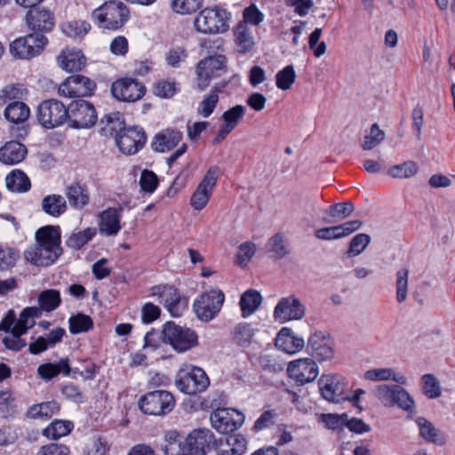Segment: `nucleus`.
Wrapping results in <instances>:
<instances>
[{
	"label": "nucleus",
	"mask_w": 455,
	"mask_h": 455,
	"mask_svg": "<svg viewBox=\"0 0 455 455\" xmlns=\"http://www.w3.org/2000/svg\"><path fill=\"white\" fill-rule=\"evenodd\" d=\"M59 227L45 226L36 232V243L24 252L25 259L38 267L53 264L62 254Z\"/></svg>",
	"instance_id": "1"
},
{
	"label": "nucleus",
	"mask_w": 455,
	"mask_h": 455,
	"mask_svg": "<svg viewBox=\"0 0 455 455\" xmlns=\"http://www.w3.org/2000/svg\"><path fill=\"white\" fill-rule=\"evenodd\" d=\"M40 317V310L36 307H25L17 318L15 312L9 310L0 322V331L7 335L3 338L2 343L6 349L20 351L27 346L22 335L34 327L36 319Z\"/></svg>",
	"instance_id": "2"
},
{
	"label": "nucleus",
	"mask_w": 455,
	"mask_h": 455,
	"mask_svg": "<svg viewBox=\"0 0 455 455\" xmlns=\"http://www.w3.org/2000/svg\"><path fill=\"white\" fill-rule=\"evenodd\" d=\"M130 11L121 1L110 0L92 12L98 25L106 29H118L128 20Z\"/></svg>",
	"instance_id": "3"
},
{
	"label": "nucleus",
	"mask_w": 455,
	"mask_h": 455,
	"mask_svg": "<svg viewBox=\"0 0 455 455\" xmlns=\"http://www.w3.org/2000/svg\"><path fill=\"white\" fill-rule=\"evenodd\" d=\"M230 13L226 9L214 6L203 9L194 20L195 28L203 34H220L228 30Z\"/></svg>",
	"instance_id": "4"
},
{
	"label": "nucleus",
	"mask_w": 455,
	"mask_h": 455,
	"mask_svg": "<svg viewBox=\"0 0 455 455\" xmlns=\"http://www.w3.org/2000/svg\"><path fill=\"white\" fill-rule=\"evenodd\" d=\"M162 336L164 342L170 344L179 353L190 350L198 345V336L194 330L173 322L164 324Z\"/></svg>",
	"instance_id": "5"
},
{
	"label": "nucleus",
	"mask_w": 455,
	"mask_h": 455,
	"mask_svg": "<svg viewBox=\"0 0 455 455\" xmlns=\"http://www.w3.org/2000/svg\"><path fill=\"white\" fill-rule=\"evenodd\" d=\"M175 404L172 394L165 390L148 392L138 402L140 411L152 416H165L174 409Z\"/></svg>",
	"instance_id": "6"
},
{
	"label": "nucleus",
	"mask_w": 455,
	"mask_h": 455,
	"mask_svg": "<svg viewBox=\"0 0 455 455\" xmlns=\"http://www.w3.org/2000/svg\"><path fill=\"white\" fill-rule=\"evenodd\" d=\"M216 443L214 434L205 427L193 429L183 443H180V455H206Z\"/></svg>",
	"instance_id": "7"
},
{
	"label": "nucleus",
	"mask_w": 455,
	"mask_h": 455,
	"mask_svg": "<svg viewBox=\"0 0 455 455\" xmlns=\"http://www.w3.org/2000/svg\"><path fill=\"white\" fill-rule=\"evenodd\" d=\"M48 39L43 34L30 33L20 36L10 44L9 52L19 60H30L41 53Z\"/></svg>",
	"instance_id": "8"
},
{
	"label": "nucleus",
	"mask_w": 455,
	"mask_h": 455,
	"mask_svg": "<svg viewBox=\"0 0 455 455\" xmlns=\"http://www.w3.org/2000/svg\"><path fill=\"white\" fill-rule=\"evenodd\" d=\"M38 123L46 129L59 127L68 121V109L57 100H47L37 107Z\"/></svg>",
	"instance_id": "9"
},
{
	"label": "nucleus",
	"mask_w": 455,
	"mask_h": 455,
	"mask_svg": "<svg viewBox=\"0 0 455 455\" xmlns=\"http://www.w3.org/2000/svg\"><path fill=\"white\" fill-rule=\"evenodd\" d=\"M225 300V295L219 289H212L201 294L194 302V311L196 316L204 322L212 320L220 311Z\"/></svg>",
	"instance_id": "10"
},
{
	"label": "nucleus",
	"mask_w": 455,
	"mask_h": 455,
	"mask_svg": "<svg viewBox=\"0 0 455 455\" xmlns=\"http://www.w3.org/2000/svg\"><path fill=\"white\" fill-rule=\"evenodd\" d=\"M68 122L69 126L84 129L93 126L98 119L94 106L84 100L72 101L68 107Z\"/></svg>",
	"instance_id": "11"
},
{
	"label": "nucleus",
	"mask_w": 455,
	"mask_h": 455,
	"mask_svg": "<svg viewBox=\"0 0 455 455\" xmlns=\"http://www.w3.org/2000/svg\"><path fill=\"white\" fill-rule=\"evenodd\" d=\"M212 427L221 434H229L238 429L244 421V416L235 409L218 408L210 416Z\"/></svg>",
	"instance_id": "12"
},
{
	"label": "nucleus",
	"mask_w": 455,
	"mask_h": 455,
	"mask_svg": "<svg viewBox=\"0 0 455 455\" xmlns=\"http://www.w3.org/2000/svg\"><path fill=\"white\" fill-rule=\"evenodd\" d=\"M219 172L220 169L217 166L208 169L190 198V205L194 210L201 211L207 205L217 184Z\"/></svg>",
	"instance_id": "13"
},
{
	"label": "nucleus",
	"mask_w": 455,
	"mask_h": 455,
	"mask_svg": "<svg viewBox=\"0 0 455 455\" xmlns=\"http://www.w3.org/2000/svg\"><path fill=\"white\" fill-rule=\"evenodd\" d=\"M226 57L224 55H214L205 58L197 64V87L200 91L204 90L210 84L212 77L220 75L225 69Z\"/></svg>",
	"instance_id": "14"
},
{
	"label": "nucleus",
	"mask_w": 455,
	"mask_h": 455,
	"mask_svg": "<svg viewBox=\"0 0 455 455\" xmlns=\"http://www.w3.org/2000/svg\"><path fill=\"white\" fill-rule=\"evenodd\" d=\"M146 133L137 126L127 127L116 135V143L119 150L125 155H134L146 143Z\"/></svg>",
	"instance_id": "15"
},
{
	"label": "nucleus",
	"mask_w": 455,
	"mask_h": 455,
	"mask_svg": "<svg viewBox=\"0 0 455 455\" xmlns=\"http://www.w3.org/2000/svg\"><path fill=\"white\" fill-rule=\"evenodd\" d=\"M175 383L180 391L191 395L204 392L210 379L206 371H179Z\"/></svg>",
	"instance_id": "16"
},
{
	"label": "nucleus",
	"mask_w": 455,
	"mask_h": 455,
	"mask_svg": "<svg viewBox=\"0 0 455 455\" xmlns=\"http://www.w3.org/2000/svg\"><path fill=\"white\" fill-rule=\"evenodd\" d=\"M113 96L125 102H134L140 100L145 92V86L133 78H121L115 81L111 86Z\"/></svg>",
	"instance_id": "17"
},
{
	"label": "nucleus",
	"mask_w": 455,
	"mask_h": 455,
	"mask_svg": "<svg viewBox=\"0 0 455 455\" xmlns=\"http://www.w3.org/2000/svg\"><path fill=\"white\" fill-rule=\"evenodd\" d=\"M96 85L90 78L75 75L68 77L59 86V94L63 97L76 98L89 96Z\"/></svg>",
	"instance_id": "18"
},
{
	"label": "nucleus",
	"mask_w": 455,
	"mask_h": 455,
	"mask_svg": "<svg viewBox=\"0 0 455 455\" xmlns=\"http://www.w3.org/2000/svg\"><path fill=\"white\" fill-rule=\"evenodd\" d=\"M378 397L392 405H398L406 411H412L414 402L409 394L399 385H379L376 387Z\"/></svg>",
	"instance_id": "19"
},
{
	"label": "nucleus",
	"mask_w": 455,
	"mask_h": 455,
	"mask_svg": "<svg viewBox=\"0 0 455 455\" xmlns=\"http://www.w3.org/2000/svg\"><path fill=\"white\" fill-rule=\"evenodd\" d=\"M305 315V306L294 295L282 298L274 310V317L280 323L299 320Z\"/></svg>",
	"instance_id": "20"
},
{
	"label": "nucleus",
	"mask_w": 455,
	"mask_h": 455,
	"mask_svg": "<svg viewBox=\"0 0 455 455\" xmlns=\"http://www.w3.org/2000/svg\"><path fill=\"white\" fill-rule=\"evenodd\" d=\"M26 22L34 33L49 32L54 27L53 13L47 9L33 8L26 15Z\"/></svg>",
	"instance_id": "21"
},
{
	"label": "nucleus",
	"mask_w": 455,
	"mask_h": 455,
	"mask_svg": "<svg viewBox=\"0 0 455 455\" xmlns=\"http://www.w3.org/2000/svg\"><path fill=\"white\" fill-rule=\"evenodd\" d=\"M213 449L218 455H243L247 449V441L242 435H232L216 439Z\"/></svg>",
	"instance_id": "22"
},
{
	"label": "nucleus",
	"mask_w": 455,
	"mask_h": 455,
	"mask_svg": "<svg viewBox=\"0 0 455 455\" xmlns=\"http://www.w3.org/2000/svg\"><path fill=\"white\" fill-rule=\"evenodd\" d=\"M160 301L164 302L167 310L173 317L180 316L188 306L185 298H181L177 289L164 285L160 292Z\"/></svg>",
	"instance_id": "23"
},
{
	"label": "nucleus",
	"mask_w": 455,
	"mask_h": 455,
	"mask_svg": "<svg viewBox=\"0 0 455 455\" xmlns=\"http://www.w3.org/2000/svg\"><path fill=\"white\" fill-rule=\"evenodd\" d=\"M183 134L177 129L166 128L156 133L151 147L154 151L164 153L173 149L182 140Z\"/></svg>",
	"instance_id": "24"
},
{
	"label": "nucleus",
	"mask_w": 455,
	"mask_h": 455,
	"mask_svg": "<svg viewBox=\"0 0 455 455\" xmlns=\"http://www.w3.org/2000/svg\"><path fill=\"white\" fill-rule=\"evenodd\" d=\"M323 396L328 401L338 400L343 395L346 383L340 381L334 373L323 374L318 381Z\"/></svg>",
	"instance_id": "25"
},
{
	"label": "nucleus",
	"mask_w": 455,
	"mask_h": 455,
	"mask_svg": "<svg viewBox=\"0 0 455 455\" xmlns=\"http://www.w3.org/2000/svg\"><path fill=\"white\" fill-rule=\"evenodd\" d=\"M275 347L291 355L303 349L305 340L303 338L295 335L291 329L283 327L277 334Z\"/></svg>",
	"instance_id": "26"
},
{
	"label": "nucleus",
	"mask_w": 455,
	"mask_h": 455,
	"mask_svg": "<svg viewBox=\"0 0 455 455\" xmlns=\"http://www.w3.org/2000/svg\"><path fill=\"white\" fill-rule=\"evenodd\" d=\"M65 196L69 205L76 210H82L89 204L90 193L85 184L72 182L65 188Z\"/></svg>",
	"instance_id": "27"
},
{
	"label": "nucleus",
	"mask_w": 455,
	"mask_h": 455,
	"mask_svg": "<svg viewBox=\"0 0 455 455\" xmlns=\"http://www.w3.org/2000/svg\"><path fill=\"white\" fill-rule=\"evenodd\" d=\"M85 61V57L80 50L66 49L58 56L59 66L68 72L80 71Z\"/></svg>",
	"instance_id": "28"
},
{
	"label": "nucleus",
	"mask_w": 455,
	"mask_h": 455,
	"mask_svg": "<svg viewBox=\"0 0 455 455\" xmlns=\"http://www.w3.org/2000/svg\"><path fill=\"white\" fill-rule=\"evenodd\" d=\"M26 147L15 140L5 143L0 148V162L4 164H16L20 163L27 155Z\"/></svg>",
	"instance_id": "29"
},
{
	"label": "nucleus",
	"mask_w": 455,
	"mask_h": 455,
	"mask_svg": "<svg viewBox=\"0 0 455 455\" xmlns=\"http://www.w3.org/2000/svg\"><path fill=\"white\" fill-rule=\"evenodd\" d=\"M100 232L106 235H116L121 229L117 209L108 208L100 214Z\"/></svg>",
	"instance_id": "30"
},
{
	"label": "nucleus",
	"mask_w": 455,
	"mask_h": 455,
	"mask_svg": "<svg viewBox=\"0 0 455 455\" xmlns=\"http://www.w3.org/2000/svg\"><path fill=\"white\" fill-rule=\"evenodd\" d=\"M235 43L237 51L241 53H246L254 46V38L251 28L245 22H239L234 30Z\"/></svg>",
	"instance_id": "31"
},
{
	"label": "nucleus",
	"mask_w": 455,
	"mask_h": 455,
	"mask_svg": "<svg viewBox=\"0 0 455 455\" xmlns=\"http://www.w3.org/2000/svg\"><path fill=\"white\" fill-rule=\"evenodd\" d=\"M261 303L262 296L258 291L254 289H249L244 291L242 294L239 301L242 316L246 318L251 315L255 311L258 310Z\"/></svg>",
	"instance_id": "32"
},
{
	"label": "nucleus",
	"mask_w": 455,
	"mask_h": 455,
	"mask_svg": "<svg viewBox=\"0 0 455 455\" xmlns=\"http://www.w3.org/2000/svg\"><path fill=\"white\" fill-rule=\"evenodd\" d=\"M266 246L275 259H283L291 252L289 240L283 233H276L271 236Z\"/></svg>",
	"instance_id": "33"
},
{
	"label": "nucleus",
	"mask_w": 455,
	"mask_h": 455,
	"mask_svg": "<svg viewBox=\"0 0 455 455\" xmlns=\"http://www.w3.org/2000/svg\"><path fill=\"white\" fill-rule=\"evenodd\" d=\"M60 406L55 400L44 402L30 406L26 413L29 419H50L58 413Z\"/></svg>",
	"instance_id": "34"
},
{
	"label": "nucleus",
	"mask_w": 455,
	"mask_h": 455,
	"mask_svg": "<svg viewBox=\"0 0 455 455\" xmlns=\"http://www.w3.org/2000/svg\"><path fill=\"white\" fill-rule=\"evenodd\" d=\"M4 115L9 122L21 124L29 117L30 109L28 105L22 101H13L7 104Z\"/></svg>",
	"instance_id": "35"
},
{
	"label": "nucleus",
	"mask_w": 455,
	"mask_h": 455,
	"mask_svg": "<svg viewBox=\"0 0 455 455\" xmlns=\"http://www.w3.org/2000/svg\"><path fill=\"white\" fill-rule=\"evenodd\" d=\"M7 188L14 193H25L31 188L28 177L20 170L11 172L5 178Z\"/></svg>",
	"instance_id": "36"
},
{
	"label": "nucleus",
	"mask_w": 455,
	"mask_h": 455,
	"mask_svg": "<svg viewBox=\"0 0 455 455\" xmlns=\"http://www.w3.org/2000/svg\"><path fill=\"white\" fill-rule=\"evenodd\" d=\"M417 424L419 427V435L427 442L433 443L438 445H443L445 443V438L439 429L425 418H419Z\"/></svg>",
	"instance_id": "37"
},
{
	"label": "nucleus",
	"mask_w": 455,
	"mask_h": 455,
	"mask_svg": "<svg viewBox=\"0 0 455 455\" xmlns=\"http://www.w3.org/2000/svg\"><path fill=\"white\" fill-rule=\"evenodd\" d=\"M42 209L48 215L56 218L67 211V203L60 195H49L43 199Z\"/></svg>",
	"instance_id": "38"
},
{
	"label": "nucleus",
	"mask_w": 455,
	"mask_h": 455,
	"mask_svg": "<svg viewBox=\"0 0 455 455\" xmlns=\"http://www.w3.org/2000/svg\"><path fill=\"white\" fill-rule=\"evenodd\" d=\"M74 428V423L69 420L55 419L47 427H45L42 434L48 439H59L68 435Z\"/></svg>",
	"instance_id": "39"
},
{
	"label": "nucleus",
	"mask_w": 455,
	"mask_h": 455,
	"mask_svg": "<svg viewBox=\"0 0 455 455\" xmlns=\"http://www.w3.org/2000/svg\"><path fill=\"white\" fill-rule=\"evenodd\" d=\"M61 302L60 291L54 289L43 291L38 296L40 315L42 311L52 312L55 310Z\"/></svg>",
	"instance_id": "40"
},
{
	"label": "nucleus",
	"mask_w": 455,
	"mask_h": 455,
	"mask_svg": "<svg viewBox=\"0 0 455 455\" xmlns=\"http://www.w3.org/2000/svg\"><path fill=\"white\" fill-rule=\"evenodd\" d=\"M100 124H102L101 130L106 134L109 133L110 135H116L126 128L124 127V116L120 112H114L104 116L100 120Z\"/></svg>",
	"instance_id": "41"
},
{
	"label": "nucleus",
	"mask_w": 455,
	"mask_h": 455,
	"mask_svg": "<svg viewBox=\"0 0 455 455\" xmlns=\"http://www.w3.org/2000/svg\"><path fill=\"white\" fill-rule=\"evenodd\" d=\"M96 235V228H87L84 230L72 233L67 239L68 247L79 250L91 241Z\"/></svg>",
	"instance_id": "42"
},
{
	"label": "nucleus",
	"mask_w": 455,
	"mask_h": 455,
	"mask_svg": "<svg viewBox=\"0 0 455 455\" xmlns=\"http://www.w3.org/2000/svg\"><path fill=\"white\" fill-rule=\"evenodd\" d=\"M221 91V88L218 86H214L211 92L204 96L203 100L200 102L199 107L197 108V114L203 117L210 116L214 111L218 101H219V92Z\"/></svg>",
	"instance_id": "43"
},
{
	"label": "nucleus",
	"mask_w": 455,
	"mask_h": 455,
	"mask_svg": "<svg viewBox=\"0 0 455 455\" xmlns=\"http://www.w3.org/2000/svg\"><path fill=\"white\" fill-rule=\"evenodd\" d=\"M418 171V164L414 161H405L401 164L390 167L387 174L395 179H408L414 176Z\"/></svg>",
	"instance_id": "44"
},
{
	"label": "nucleus",
	"mask_w": 455,
	"mask_h": 455,
	"mask_svg": "<svg viewBox=\"0 0 455 455\" xmlns=\"http://www.w3.org/2000/svg\"><path fill=\"white\" fill-rule=\"evenodd\" d=\"M254 336V331L247 323H238L233 331V340L240 347H247L251 344Z\"/></svg>",
	"instance_id": "45"
},
{
	"label": "nucleus",
	"mask_w": 455,
	"mask_h": 455,
	"mask_svg": "<svg viewBox=\"0 0 455 455\" xmlns=\"http://www.w3.org/2000/svg\"><path fill=\"white\" fill-rule=\"evenodd\" d=\"M91 29V25L84 20H73L62 25V31L68 37H83Z\"/></svg>",
	"instance_id": "46"
},
{
	"label": "nucleus",
	"mask_w": 455,
	"mask_h": 455,
	"mask_svg": "<svg viewBox=\"0 0 455 455\" xmlns=\"http://www.w3.org/2000/svg\"><path fill=\"white\" fill-rule=\"evenodd\" d=\"M69 331L73 334L88 331L93 326V322L89 315L77 314L68 319Z\"/></svg>",
	"instance_id": "47"
},
{
	"label": "nucleus",
	"mask_w": 455,
	"mask_h": 455,
	"mask_svg": "<svg viewBox=\"0 0 455 455\" xmlns=\"http://www.w3.org/2000/svg\"><path fill=\"white\" fill-rule=\"evenodd\" d=\"M244 115L245 108L243 105H235L222 114V124L234 131Z\"/></svg>",
	"instance_id": "48"
},
{
	"label": "nucleus",
	"mask_w": 455,
	"mask_h": 455,
	"mask_svg": "<svg viewBox=\"0 0 455 455\" xmlns=\"http://www.w3.org/2000/svg\"><path fill=\"white\" fill-rule=\"evenodd\" d=\"M204 0H170L172 10L179 14H191L196 12Z\"/></svg>",
	"instance_id": "49"
},
{
	"label": "nucleus",
	"mask_w": 455,
	"mask_h": 455,
	"mask_svg": "<svg viewBox=\"0 0 455 455\" xmlns=\"http://www.w3.org/2000/svg\"><path fill=\"white\" fill-rule=\"evenodd\" d=\"M25 89L20 84H8L0 91V104L20 101Z\"/></svg>",
	"instance_id": "50"
},
{
	"label": "nucleus",
	"mask_w": 455,
	"mask_h": 455,
	"mask_svg": "<svg viewBox=\"0 0 455 455\" xmlns=\"http://www.w3.org/2000/svg\"><path fill=\"white\" fill-rule=\"evenodd\" d=\"M296 73L292 65L286 66L280 70L275 76L276 86L283 91L289 90L294 84Z\"/></svg>",
	"instance_id": "51"
},
{
	"label": "nucleus",
	"mask_w": 455,
	"mask_h": 455,
	"mask_svg": "<svg viewBox=\"0 0 455 455\" xmlns=\"http://www.w3.org/2000/svg\"><path fill=\"white\" fill-rule=\"evenodd\" d=\"M109 449V443L105 437L94 435L86 445V453L87 455H107Z\"/></svg>",
	"instance_id": "52"
},
{
	"label": "nucleus",
	"mask_w": 455,
	"mask_h": 455,
	"mask_svg": "<svg viewBox=\"0 0 455 455\" xmlns=\"http://www.w3.org/2000/svg\"><path fill=\"white\" fill-rule=\"evenodd\" d=\"M396 300L403 302L407 298L409 270L405 267L399 269L396 274Z\"/></svg>",
	"instance_id": "53"
},
{
	"label": "nucleus",
	"mask_w": 455,
	"mask_h": 455,
	"mask_svg": "<svg viewBox=\"0 0 455 455\" xmlns=\"http://www.w3.org/2000/svg\"><path fill=\"white\" fill-rule=\"evenodd\" d=\"M371 242V237L367 234L360 233L355 235L350 241L349 248L347 251L348 257L357 256L362 253Z\"/></svg>",
	"instance_id": "54"
},
{
	"label": "nucleus",
	"mask_w": 455,
	"mask_h": 455,
	"mask_svg": "<svg viewBox=\"0 0 455 455\" xmlns=\"http://www.w3.org/2000/svg\"><path fill=\"white\" fill-rule=\"evenodd\" d=\"M364 378L372 381H382L392 379L400 385L406 383V378L395 371H365Z\"/></svg>",
	"instance_id": "55"
},
{
	"label": "nucleus",
	"mask_w": 455,
	"mask_h": 455,
	"mask_svg": "<svg viewBox=\"0 0 455 455\" xmlns=\"http://www.w3.org/2000/svg\"><path fill=\"white\" fill-rule=\"evenodd\" d=\"M384 138V132L379 129L377 124H374L371 127L370 134L363 138L362 148L364 150H371L377 147L380 142H382Z\"/></svg>",
	"instance_id": "56"
},
{
	"label": "nucleus",
	"mask_w": 455,
	"mask_h": 455,
	"mask_svg": "<svg viewBox=\"0 0 455 455\" xmlns=\"http://www.w3.org/2000/svg\"><path fill=\"white\" fill-rule=\"evenodd\" d=\"M423 392L429 399H435L441 395L439 381L433 374H425L422 377Z\"/></svg>",
	"instance_id": "57"
},
{
	"label": "nucleus",
	"mask_w": 455,
	"mask_h": 455,
	"mask_svg": "<svg viewBox=\"0 0 455 455\" xmlns=\"http://www.w3.org/2000/svg\"><path fill=\"white\" fill-rule=\"evenodd\" d=\"M180 435L177 430H169L164 435L166 444L164 451L165 455H180L179 444Z\"/></svg>",
	"instance_id": "58"
},
{
	"label": "nucleus",
	"mask_w": 455,
	"mask_h": 455,
	"mask_svg": "<svg viewBox=\"0 0 455 455\" xmlns=\"http://www.w3.org/2000/svg\"><path fill=\"white\" fill-rule=\"evenodd\" d=\"M320 419L327 428L331 430H338L345 427V420H347V413H323L320 415Z\"/></svg>",
	"instance_id": "59"
},
{
	"label": "nucleus",
	"mask_w": 455,
	"mask_h": 455,
	"mask_svg": "<svg viewBox=\"0 0 455 455\" xmlns=\"http://www.w3.org/2000/svg\"><path fill=\"white\" fill-rule=\"evenodd\" d=\"M140 185L142 191L152 193L157 188L158 178L152 171L144 170L140 174Z\"/></svg>",
	"instance_id": "60"
},
{
	"label": "nucleus",
	"mask_w": 455,
	"mask_h": 455,
	"mask_svg": "<svg viewBox=\"0 0 455 455\" xmlns=\"http://www.w3.org/2000/svg\"><path fill=\"white\" fill-rule=\"evenodd\" d=\"M177 92V84L173 81L162 80L154 86V93L160 98H171Z\"/></svg>",
	"instance_id": "61"
},
{
	"label": "nucleus",
	"mask_w": 455,
	"mask_h": 455,
	"mask_svg": "<svg viewBox=\"0 0 455 455\" xmlns=\"http://www.w3.org/2000/svg\"><path fill=\"white\" fill-rule=\"evenodd\" d=\"M355 211V205L351 202H343L332 204L330 207V214L333 218L344 220L348 218Z\"/></svg>",
	"instance_id": "62"
},
{
	"label": "nucleus",
	"mask_w": 455,
	"mask_h": 455,
	"mask_svg": "<svg viewBox=\"0 0 455 455\" xmlns=\"http://www.w3.org/2000/svg\"><path fill=\"white\" fill-rule=\"evenodd\" d=\"M18 257V252L13 249H0V270H6L13 267Z\"/></svg>",
	"instance_id": "63"
},
{
	"label": "nucleus",
	"mask_w": 455,
	"mask_h": 455,
	"mask_svg": "<svg viewBox=\"0 0 455 455\" xmlns=\"http://www.w3.org/2000/svg\"><path fill=\"white\" fill-rule=\"evenodd\" d=\"M69 448L62 443H51L42 446L37 455H69Z\"/></svg>",
	"instance_id": "64"
}]
</instances>
